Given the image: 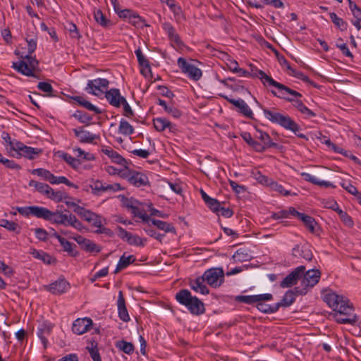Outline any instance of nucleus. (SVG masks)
<instances>
[{"instance_id": "obj_1", "label": "nucleus", "mask_w": 361, "mask_h": 361, "mask_svg": "<svg viewBox=\"0 0 361 361\" xmlns=\"http://www.w3.org/2000/svg\"><path fill=\"white\" fill-rule=\"evenodd\" d=\"M16 210L24 216H32L47 221L53 224L71 226L78 231H82L85 226L69 210L63 212L51 211L47 207L39 206L17 207Z\"/></svg>"}, {"instance_id": "obj_2", "label": "nucleus", "mask_w": 361, "mask_h": 361, "mask_svg": "<svg viewBox=\"0 0 361 361\" xmlns=\"http://www.w3.org/2000/svg\"><path fill=\"white\" fill-rule=\"evenodd\" d=\"M324 301L336 312L335 319L338 323L354 324L357 322V315L353 314V305L347 298L327 291L324 295Z\"/></svg>"}, {"instance_id": "obj_3", "label": "nucleus", "mask_w": 361, "mask_h": 361, "mask_svg": "<svg viewBox=\"0 0 361 361\" xmlns=\"http://www.w3.org/2000/svg\"><path fill=\"white\" fill-rule=\"evenodd\" d=\"M253 75L260 79L264 85L272 86L278 90V92L271 90V93L274 96L281 99H286L290 102H294L293 106L300 111L302 108L305 106L303 102L300 99H295L294 98L287 97V94L293 96L295 98L302 97V94L274 80L271 76L267 75L263 71L256 69Z\"/></svg>"}, {"instance_id": "obj_4", "label": "nucleus", "mask_w": 361, "mask_h": 361, "mask_svg": "<svg viewBox=\"0 0 361 361\" xmlns=\"http://www.w3.org/2000/svg\"><path fill=\"white\" fill-rule=\"evenodd\" d=\"M262 111L265 118L270 122L278 124L286 130H290L294 133L300 130V126L288 115L281 114L276 111L275 109L263 108Z\"/></svg>"}, {"instance_id": "obj_5", "label": "nucleus", "mask_w": 361, "mask_h": 361, "mask_svg": "<svg viewBox=\"0 0 361 361\" xmlns=\"http://www.w3.org/2000/svg\"><path fill=\"white\" fill-rule=\"evenodd\" d=\"M176 300L185 306L192 314L199 315L204 312L203 302L195 296H192L191 293L187 289H182L176 294Z\"/></svg>"}, {"instance_id": "obj_6", "label": "nucleus", "mask_w": 361, "mask_h": 361, "mask_svg": "<svg viewBox=\"0 0 361 361\" xmlns=\"http://www.w3.org/2000/svg\"><path fill=\"white\" fill-rule=\"evenodd\" d=\"M38 61L35 57L32 56V54H27L25 56L23 60L14 62L12 68L24 75L35 76L34 71L38 66Z\"/></svg>"}, {"instance_id": "obj_7", "label": "nucleus", "mask_w": 361, "mask_h": 361, "mask_svg": "<svg viewBox=\"0 0 361 361\" xmlns=\"http://www.w3.org/2000/svg\"><path fill=\"white\" fill-rule=\"evenodd\" d=\"M320 278L321 272L318 269H312L307 271H305L301 281V285L303 286V288L299 289V288H295V292L300 295L305 294L307 288L314 287L318 283Z\"/></svg>"}, {"instance_id": "obj_8", "label": "nucleus", "mask_w": 361, "mask_h": 361, "mask_svg": "<svg viewBox=\"0 0 361 361\" xmlns=\"http://www.w3.org/2000/svg\"><path fill=\"white\" fill-rule=\"evenodd\" d=\"M177 64L181 72L190 80L197 81L201 78L202 75V71L195 65L188 62L185 59L179 57L177 60Z\"/></svg>"}, {"instance_id": "obj_9", "label": "nucleus", "mask_w": 361, "mask_h": 361, "mask_svg": "<svg viewBox=\"0 0 361 361\" xmlns=\"http://www.w3.org/2000/svg\"><path fill=\"white\" fill-rule=\"evenodd\" d=\"M109 81L106 78H96L87 81L85 91L91 94L99 96L108 90Z\"/></svg>"}, {"instance_id": "obj_10", "label": "nucleus", "mask_w": 361, "mask_h": 361, "mask_svg": "<svg viewBox=\"0 0 361 361\" xmlns=\"http://www.w3.org/2000/svg\"><path fill=\"white\" fill-rule=\"evenodd\" d=\"M12 151L16 152L13 157L16 158L24 157L30 160L35 159L42 152L41 149L26 146L20 141L14 143Z\"/></svg>"}, {"instance_id": "obj_11", "label": "nucleus", "mask_w": 361, "mask_h": 361, "mask_svg": "<svg viewBox=\"0 0 361 361\" xmlns=\"http://www.w3.org/2000/svg\"><path fill=\"white\" fill-rule=\"evenodd\" d=\"M202 276L205 282L213 288L219 287L224 281V273L221 268H211L204 271Z\"/></svg>"}, {"instance_id": "obj_12", "label": "nucleus", "mask_w": 361, "mask_h": 361, "mask_svg": "<svg viewBox=\"0 0 361 361\" xmlns=\"http://www.w3.org/2000/svg\"><path fill=\"white\" fill-rule=\"evenodd\" d=\"M305 266H299L288 274L280 283L281 288H289L296 284L298 281L302 278L305 271Z\"/></svg>"}, {"instance_id": "obj_13", "label": "nucleus", "mask_w": 361, "mask_h": 361, "mask_svg": "<svg viewBox=\"0 0 361 361\" xmlns=\"http://www.w3.org/2000/svg\"><path fill=\"white\" fill-rule=\"evenodd\" d=\"M44 288L52 294L61 295L68 291L70 289L71 286L64 278H59L51 283L45 286Z\"/></svg>"}, {"instance_id": "obj_14", "label": "nucleus", "mask_w": 361, "mask_h": 361, "mask_svg": "<svg viewBox=\"0 0 361 361\" xmlns=\"http://www.w3.org/2000/svg\"><path fill=\"white\" fill-rule=\"evenodd\" d=\"M161 27L173 47H180L183 45L179 35L177 33L175 27L171 23L164 22L162 23Z\"/></svg>"}, {"instance_id": "obj_15", "label": "nucleus", "mask_w": 361, "mask_h": 361, "mask_svg": "<svg viewBox=\"0 0 361 361\" xmlns=\"http://www.w3.org/2000/svg\"><path fill=\"white\" fill-rule=\"evenodd\" d=\"M219 96L226 100H227L229 103L234 105L239 109L240 114L244 115L245 116L249 118H253V112L250 108V106L247 104V103L242 99H234L229 98L226 95L223 94H219Z\"/></svg>"}, {"instance_id": "obj_16", "label": "nucleus", "mask_w": 361, "mask_h": 361, "mask_svg": "<svg viewBox=\"0 0 361 361\" xmlns=\"http://www.w3.org/2000/svg\"><path fill=\"white\" fill-rule=\"evenodd\" d=\"M105 98L109 104L115 108H120L122 102L126 99L121 94L120 90L117 88H111L107 90L105 93Z\"/></svg>"}, {"instance_id": "obj_17", "label": "nucleus", "mask_w": 361, "mask_h": 361, "mask_svg": "<svg viewBox=\"0 0 361 361\" xmlns=\"http://www.w3.org/2000/svg\"><path fill=\"white\" fill-rule=\"evenodd\" d=\"M92 324V320L90 318H79L74 321L72 326V331L75 334L82 335L88 331Z\"/></svg>"}, {"instance_id": "obj_18", "label": "nucleus", "mask_w": 361, "mask_h": 361, "mask_svg": "<svg viewBox=\"0 0 361 361\" xmlns=\"http://www.w3.org/2000/svg\"><path fill=\"white\" fill-rule=\"evenodd\" d=\"M126 178L128 181L135 187L146 186L149 183L148 177L141 172L130 171Z\"/></svg>"}, {"instance_id": "obj_19", "label": "nucleus", "mask_w": 361, "mask_h": 361, "mask_svg": "<svg viewBox=\"0 0 361 361\" xmlns=\"http://www.w3.org/2000/svg\"><path fill=\"white\" fill-rule=\"evenodd\" d=\"M75 137L78 139L81 143H94L95 140L99 139V136L96 134H93L83 128V127H79L73 130Z\"/></svg>"}, {"instance_id": "obj_20", "label": "nucleus", "mask_w": 361, "mask_h": 361, "mask_svg": "<svg viewBox=\"0 0 361 361\" xmlns=\"http://www.w3.org/2000/svg\"><path fill=\"white\" fill-rule=\"evenodd\" d=\"M273 295L271 293H264L253 295H238L235 300L245 304L252 305L260 300H272Z\"/></svg>"}, {"instance_id": "obj_21", "label": "nucleus", "mask_w": 361, "mask_h": 361, "mask_svg": "<svg viewBox=\"0 0 361 361\" xmlns=\"http://www.w3.org/2000/svg\"><path fill=\"white\" fill-rule=\"evenodd\" d=\"M53 327L54 324L52 323L45 321L42 322L37 329V336L44 348H47V336L51 335Z\"/></svg>"}, {"instance_id": "obj_22", "label": "nucleus", "mask_w": 361, "mask_h": 361, "mask_svg": "<svg viewBox=\"0 0 361 361\" xmlns=\"http://www.w3.org/2000/svg\"><path fill=\"white\" fill-rule=\"evenodd\" d=\"M292 255L296 258H303L307 261H310L312 259L313 254L308 245H295L292 250Z\"/></svg>"}, {"instance_id": "obj_23", "label": "nucleus", "mask_w": 361, "mask_h": 361, "mask_svg": "<svg viewBox=\"0 0 361 361\" xmlns=\"http://www.w3.org/2000/svg\"><path fill=\"white\" fill-rule=\"evenodd\" d=\"M104 221V219H103L101 216L96 214L95 216H94L92 218V220H91L89 223L91 224L92 226L95 227L97 228L94 231V233H103L109 237L113 236L114 233H113L112 231L103 226Z\"/></svg>"}, {"instance_id": "obj_24", "label": "nucleus", "mask_w": 361, "mask_h": 361, "mask_svg": "<svg viewBox=\"0 0 361 361\" xmlns=\"http://www.w3.org/2000/svg\"><path fill=\"white\" fill-rule=\"evenodd\" d=\"M293 212V214H295V217H297L303 222V224L310 233H314L315 232L317 223L316 222L315 219L313 217L305 214L303 213H300L297 210L293 209L292 212Z\"/></svg>"}, {"instance_id": "obj_25", "label": "nucleus", "mask_w": 361, "mask_h": 361, "mask_svg": "<svg viewBox=\"0 0 361 361\" xmlns=\"http://www.w3.org/2000/svg\"><path fill=\"white\" fill-rule=\"evenodd\" d=\"M117 307L118 317L120 318V319L125 322L130 321V318L126 306V301L125 298H123L122 291H119L118 293Z\"/></svg>"}, {"instance_id": "obj_26", "label": "nucleus", "mask_w": 361, "mask_h": 361, "mask_svg": "<svg viewBox=\"0 0 361 361\" xmlns=\"http://www.w3.org/2000/svg\"><path fill=\"white\" fill-rule=\"evenodd\" d=\"M153 124L154 128L159 132L164 131L166 128L170 132H175L176 130V125L172 124L169 120L165 118H155L153 119Z\"/></svg>"}, {"instance_id": "obj_27", "label": "nucleus", "mask_w": 361, "mask_h": 361, "mask_svg": "<svg viewBox=\"0 0 361 361\" xmlns=\"http://www.w3.org/2000/svg\"><path fill=\"white\" fill-rule=\"evenodd\" d=\"M204 282L205 280L204 277L202 276H199L190 281V286L195 292L207 295L209 293V289L205 286Z\"/></svg>"}, {"instance_id": "obj_28", "label": "nucleus", "mask_w": 361, "mask_h": 361, "mask_svg": "<svg viewBox=\"0 0 361 361\" xmlns=\"http://www.w3.org/2000/svg\"><path fill=\"white\" fill-rule=\"evenodd\" d=\"M71 99L80 106H82L87 110L94 112L95 114H102V110L100 109L91 104L89 101L86 100L84 97L74 96L72 97Z\"/></svg>"}, {"instance_id": "obj_29", "label": "nucleus", "mask_w": 361, "mask_h": 361, "mask_svg": "<svg viewBox=\"0 0 361 361\" xmlns=\"http://www.w3.org/2000/svg\"><path fill=\"white\" fill-rule=\"evenodd\" d=\"M47 197L55 202H61L66 199H70L68 193L63 190H54L52 188H50Z\"/></svg>"}, {"instance_id": "obj_30", "label": "nucleus", "mask_w": 361, "mask_h": 361, "mask_svg": "<svg viewBox=\"0 0 361 361\" xmlns=\"http://www.w3.org/2000/svg\"><path fill=\"white\" fill-rule=\"evenodd\" d=\"M257 133L258 135H256L255 137L262 142L261 144L266 149L270 147H277V144L272 142L271 137L267 133L259 129H257Z\"/></svg>"}, {"instance_id": "obj_31", "label": "nucleus", "mask_w": 361, "mask_h": 361, "mask_svg": "<svg viewBox=\"0 0 361 361\" xmlns=\"http://www.w3.org/2000/svg\"><path fill=\"white\" fill-rule=\"evenodd\" d=\"M135 261V257L133 255L126 256L125 254H123L118 260L114 273L116 274L121 270L126 269L130 264L134 263Z\"/></svg>"}, {"instance_id": "obj_32", "label": "nucleus", "mask_w": 361, "mask_h": 361, "mask_svg": "<svg viewBox=\"0 0 361 361\" xmlns=\"http://www.w3.org/2000/svg\"><path fill=\"white\" fill-rule=\"evenodd\" d=\"M151 222L158 229L164 231L165 233H176V228L172 224L167 223L159 219H152Z\"/></svg>"}, {"instance_id": "obj_33", "label": "nucleus", "mask_w": 361, "mask_h": 361, "mask_svg": "<svg viewBox=\"0 0 361 361\" xmlns=\"http://www.w3.org/2000/svg\"><path fill=\"white\" fill-rule=\"evenodd\" d=\"M59 157L63 159L70 166L74 169H78L81 165V162L78 158L72 157L71 154L59 152Z\"/></svg>"}, {"instance_id": "obj_34", "label": "nucleus", "mask_w": 361, "mask_h": 361, "mask_svg": "<svg viewBox=\"0 0 361 361\" xmlns=\"http://www.w3.org/2000/svg\"><path fill=\"white\" fill-rule=\"evenodd\" d=\"M102 152L107 155L113 162L123 164L125 162L124 158L122 157L116 151L112 149L110 147L102 148Z\"/></svg>"}, {"instance_id": "obj_35", "label": "nucleus", "mask_w": 361, "mask_h": 361, "mask_svg": "<svg viewBox=\"0 0 361 361\" xmlns=\"http://www.w3.org/2000/svg\"><path fill=\"white\" fill-rule=\"evenodd\" d=\"M295 293L293 290H289L286 291V293L283 295L281 300L280 302L276 303V305H279V309L281 307H289L290 305H292L295 302Z\"/></svg>"}, {"instance_id": "obj_36", "label": "nucleus", "mask_w": 361, "mask_h": 361, "mask_svg": "<svg viewBox=\"0 0 361 361\" xmlns=\"http://www.w3.org/2000/svg\"><path fill=\"white\" fill-rule=\"evenodd\" d=\"M28 185L30 187H33L36 191H37L38 192H39L40 194L46 196V197L48 195L49 190L51 188L47 183L37 182L35 180H31L29 182Z\"/></svg>"}, {"instance_id": "obj_37", "label": "nucleus", "mask_w": 361, "mask_h": 361, "mask_svg": "<svg viewBox=\"0 0 361 361\" xmlns=\"http://www.w3.org/2000/svg\"><path fill=\"white\" fill-rule=\"evenodd\" d=\"M115 345L119 350L128 355L133 354L135 350V347L131 342H128L124 340L118 341Z\"/></svg>"}, {"instance_id": "obj_38", "label": "nucleus", "mask_w": 361, "mask_h": 361, "mask_svg": "<svg viewBox=\"0 0 361 361\" xmlns=\"http://www.w3.org/2000/svg\"><path fill=\"white\" fill-rule=\"evenodd\" d=\"M264 300L257 302V308L262 312L265 314H271L276 312L279 310V305H267L264 302Z\"/></svg>"}, {"instance_id": "obj_39", "label": "nucleus", "mask_w": 361, "mask_h": 361, "mask_svg": "<svg viewBox=\"0 0 361 361\" xmlns=\"http://www.w3.org/2000/svg\"><path fill=\"white\" fill-rule=\"evenodd\" d=\"M118 132L124 135H130L134 133V128L129 122L124 119H121L118 126Z\"/></svg>"}, {"instance_id": "obj_40", "label": "nucleus", "mask_w": 361, "mask_h": 361, "mask_svg": "<svg viewBox=\"0 0 361 361\" xmlns=\"http://www.w3.org/2000/svg\"><path fill=\"white\" fill-rule=\"evenodd\" d=\"M75 213L79 215L81 218H82L85 221L88 223L92 220V218L95 216V213L92 212L89 209H86L82 207H78L76 209H75Z\"/></svg>"}, {"instance_id": "obj_41", "label": "nucleus", "mask_w": 361, "mask_h": 361, "mask_svg": "<svg viewBox=\"0 0 361 361\" xmlns=\"http://www.w3.org/2000/svg\"><path fill=\"white\" fill-rule=\"evenodd\" d=\"M296 210L294 207H290L288 209H282L277 212H274L271 214V218L275 220L281 219H287L289 218L290 216H295V214L292 211Z\"/></svg>"}, {"instance_id": "obj_42", "label": "nucleus", "mask_w": 361, "mask_h": 361, "mask_svg": "<svg viewBox=\"0 0 361 361\" xmlns=\"http://www.w3.org/2000/svg\"><path fill=\"white\" fill-rule=\"evenodd\" d=\"M31 254L32 255V256L35 258L41 259L42 262H44L46 264H50L53 262L52 257L42 250H37L34 249L31 252Z\"/></svg>"}, {"instance_id": "obj_43", "label": "nucleus", "mask_w": 361, "mask_h": 361, "mask_svg": "<svg viewBox=\"0 0 361 361\" xmlns=\"http://www.w3.org/2000/svg\"><path fill=\"white\" fill-rule=\"evenodd\" d=\"M330 19L334 24L341 31H345L348 28V23L341 18H339L335 13H329Z\"/></svg>"}, {"instance_id": "obj_44", "label": "nucleus", "mask_w": 361, "mask_h": 361, "mask_svg": "<svg viewBox=\"0 0 361 361\" xmlns=\"http://www.w3.org/2000/svg\"><path fill=\"white\" fill-rule=\"evenodd\" d=\"M135 54L137 59V61L139 65L141 67H145V69H147L148 72L151 71V66L149 64V61L146 59V57L143 55L141 49L138 48L135 51Z\"/></svg>"}, {"instance_id": "obj_45", "label": "nucleus", "mask_w": 361, "mask_h": 361, "mask_svg": "<svg viewBox=\"0 0 361 361\" xmlns=\"http://www.w3.org/2000/svg\"><path fill=\"white\" fill-rule=\"evenodd\" d=\"M86 348L93 361H102L97 343L94 341L91 342L90 345H87Z\"/></svg>"}, {"instance_id": "obj_46", "label": "nucleus", "mask_w": 361, "mask_h": 361, "mask_svg": "<svg viewBox=\"0 0 361 361\" xmlns=\"http://www.w3.org/2000/svg\"><path fill=\"white\" fill-rule=\"evenodd\" d=\"M81 249L87 252H96L98 253L101 251V247L94 243L92 240L87 239L85 240Z\"/></svg>"}, {"instance_id": "obj_47", "label": "nucleus", "mask_w": 361, "mask_h": 361, "mask_svg": "<svg viewBox=\"0 0 361 361\" xmlns=\"http://www.w3.org/2000/svg\"><path fill=\"white\" fill-rule=\"evenodd\" d=\"M51 184H60L63 183L69 187L77 188V186L71 183L66 177L65 176H56L52 174L51 177V180L49 182Z\"/></svg>"}, {"instance_id": "obj_48", "label": "nucleus", "mask_w": 361, "mask_h": 361, "mask_svg": "<svg viewBox=\"0 0 361 361\" xmlns=\"http://www.w3.org/2000/svg\"><path fill=\"white\" fill-rule=\"evenodd\" d=\"M104 183L99 180H92L90 185L92 193L94 195H101L103 193Z\"/></svg>"}, {"instance_id": "obj_49", "label": "nucleus", "mask_w": 361, "mask_h": 361, "mask_svg": "<svg viewBox=\"0 0 361 361\" xmlns=\"http://www.w3.org/2000/svg\"><path fill=\"white\" fill-rule=\"evenodd\" d=\"M145 239H142L137 235L131 233L126 242L130 245L144 247L145 245Z\"/></svg>"}, {"instance_id": "obj_50", "label": "nucleus", "mask_w": 361, "mask_h": 361, "mask_svg": "<svg viewBox=\"0 0 361 361\" xmlns=\"http://www.w3.org/2000/svg\"><path fill=\"white\" fill-rule=\"evenodd\" d=\"M269 187L271 190L276 191L283 196H288L292 195L289 190H286L282 185L278 183L277 182H270Z\"/></svg>"}, {"instance_id": "obj_51", "label": "nucleus", "mask_w": 361, "mask_h": 361, "mask_svg": "<svg viewBox=\"0 0 361 361\" xmlns=\"http://www.w3.org/2000/svg\"><path fill=\"white\" fill-rule=\"evenodd\" d=\"M73 116L77 118L80 123L88 125L92 119V117L90 116L88 114L82 111H76Z\"/></svg>"}, {"instance_id": "obj_52", "label": "nucleus", "mask_w": 361, "mask_h": 361, "mask_svg": "<svg viewBox=\"0 0 361 361\" xmlns=\"http://www.w3.org/2000/svg\"><path fill=\"white\" fill-rule=\"evenodd\" d=\"M65 27L69 32L71 38L79 39L81 37V35L75 23L68 22Z\"/></svg>"}, {"instance_id": "obj_53", "label": "nucleus", "mask_w": 361, "mask_h": 361, "mask_svg": "<svg viewBox=\"0 0 361 361\" xmlns=\"http://www.w3.org/2000/svg\"><path fill=\"white\" fill-rule=\"evenodd\" d=\"M128 22L137 27H142L143 26H148V25L145 23V20H143L137 13H135L131 16Z\"/></svg>"}, {"instance_id": "obj_54", "label": "nucleus", "mask_w": 361, "mask_h": 361, "mask_svg": "<svg viewBox=\"0 0 361 361\" xmlns=\"http://www.w3.org/2000/svg\"><path fill=\"white\" fill-rule=\"evenodd\" d=\"M94 18L96 22L103 27H106L109 23V20H108L104 13L101 10H97L94 13Z\"/></svg>"}, {"instance_id": "obj_55", "label": "nucleus", "mask_w": 361, "mask_h": 361, "mask_svg": "<svg viewBox=\"0 0 361 361\" xmlns=\"http://www.w3.org/2000/svg\"><path fill=\"white\" fill-rule=\"evenodd\" d=\"M32 173L34 175H37L38 176L43 178L45 180H47L49 182H50L51 177L53 174L49 170L42 168L33 169L32 171Z\"/></svg>"}, {"instance_id": "obj_56", "label": "nucleus", "mask_w": 361, "mask_h": 361, "mask_svg": "<svg viewBox=\"0 0 361 361\" xmlns=\"http://www.w3.org/2000/svg\"><path fill=\"white\" fill-rule=\"evenodd\" d=\"M233 258L237 262H245L249 259L250 256L245 250L239 249L234 253Z\"/></svg>"}, {"instance_id": "obj_57", "label": "nucleus", "mask_w": 361, "mask_h": 361, "mask_svg": "<svg viewBox=\"0 0 361 361\" xmlns=\"http://www.w3.org/2000/svg\"><path fill=\"white\" fill-rule=\"evenodd\" d=\"M350 10L355 20H361V8L351 0H348Z\"/></svg>"}, {"instance_id": "obj_58", "label": "nucleus", "mask_w": 361, "mask_h": 361, "mask_svg": "<svg viewBox=\"0 0 361 361\" xmlns=\"http://www.w3.org/2000/svg\"><path fill=\"white\" fill-rule=\"evenodd\" d=\"M341 186L345 189L350 194L355 196L359 195V192L355 186H354L350 181L343 180L340 183Z\"/></svg>"}, {"instance_id": "obj_59", "label": "nucleus", "mask_w": 361, "mask_h": 361, "mask_svg": "<svg viewBox=\"0 0 361 361\" xmlns=\"http://www.w3.org/2000/svg\"><path fill=\"white\" fill-rule=\"evenodd\" d=\"M338 214L341 219V220L343 221V223L346 225L348 227H353L354 225V222L352 219V218L344 211L342 209H340L338 211Z\"/></svg>"}, {"instance_id": "obj_60", "label": "nucleus", "mask_w": 361, "mask_h": 361, "mask_svg": "<svg viewBox=\"0 0 361 361\" xmlns=\"http://www.w3.org/2000/svg\"><path fill=\"white\" fill-rule=\"evenodd\" d=\"M123 190H124V188L121 187V185L119 183H115L113 184H107L104 183L103 193H113Z\"/></svg>"}, {"instance_id": "obj_61", "label": "nucleus", "mask_w": 361, "mask_h": 361, "mask_svg": "<svg viewBox=\"0 0 361 361\" xmlns=\"http://www.w3.org/2000/svg\"><path fill=\"white\" fill-rule=\"evenodd\" d=\"M37 87L41 91L47 93V96H53L52 92L54 91V89L50 83L47 82H39L37 85Z\"/></svg>"}, {"instance_id": "obj_62", "label": "nucleus", "mask_w": 361, "mask_h": 361, "mask_svg": "<svg viewBox=\"0 0 361 361\" xmlns=\"http://www.w3.org/2000/svg\"><path fill=\"white\" fill-rule=\"evenodd\" d=\"M0 222L1 226L6 228L10 231H15L18 227V224L15 223L14 221H10L7 219H1Z\"/></svg>"}, {"instance_id": "obj_63", "label": "nucleus", "mask_w": 361, "mask_h": 361, "mask_svg": "<svg viewBox=\"0 0 361 361\" xmlns=\"http://www.w3.org/2000/svg\"><path fill=\"white\" fill-rule=\"evenodd\" d=\"M25 39L27 43V54H32L37 48V37L29 38L27 37Z\"/></svg>"}, {"instance_id": "obj_64", "label": "nucleus", "mask_w": 361, "mask_h": 361, "mask_svg": "<svg viewBox=\"0 0 361 361\" xmlns=\"http://www.w3.org/2000/svg\"><path fill=\"white\" fill-rule=\"evenodd\" d=\"M255 179L261 184L270 186V182H272L267 176L262 174L259 171H257L255 174Z\"/></svg>"}]
</instances>
